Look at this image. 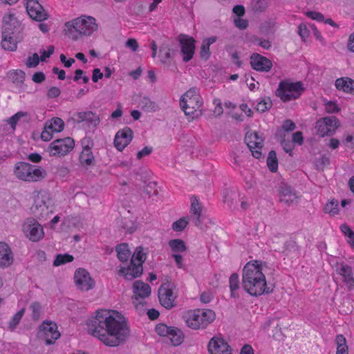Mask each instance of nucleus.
Listing matches in <instances>:
<instances>
[{
  "label": "nucleus",
  "mask_w": 354,
  "mask_h": 354,
  "mask_svg": "<svg viewBox=\"0 0 354 354\" xmlns=\"http://www.w3.org/2000/svg\"><path fill=\"white\" fill-rule=\"evenodd\" d=\"M85 329L88 335L111 347L120 345L130 335L125 317L116 310L106 308L98 309L88 316Z\"/></svg>",
  "instance_id": "obj_1"
},
{
  "label": "nucleus",
  "mask_w": 354,
  "mask_h": 354,
  "mask_svg": "<svg viewBox=\"0 0 354 354\" xmlns=\"http://www.w3.org/2000/svg\"><path fill=\"white\" fill-rule=\"evenodd\" d=\"M266 267L265 262L257 260L250 261L243 267L242 287L250 295L258 297L272 292L266 281Z\"/></svg>",
  "instance_id": "obj_2"
},
{
  "label": "nucleus",
  "mask_w": 354,
  "mask_h": 354,
  "mask_svg": "<svg viewBox=\"0 0 354 354\" xmlns=\"http://www.w3.org/2000/svg\"><path fill=\"white\" fill-rule=\"evenodd\" d=\"M98 29L96 19L91 16L82 15L64 24V32L73 39L80 36H91Z\"/></svg>",
  "instance_id": "obj_3"
},
{
  "label": "nucleus",
  "mask_w": 354,
  "mask_h": 354,
  "mask_svg": "<svg viewBox=\"0 0 354 354\" xmlns=\"http://www.w3.org/2000/svg\"><path fill=\"white\" fill-rule=\"evenodd\" d=\"M183 318L189 328L193 330H203L213 322L216 315L210 309H196L186 311Z\"/></svg>",
  "instance_id": "obj_4"
},
{
  "label": "nucleus",
  "mask_w": 354,
  "mask_h": 354,
  "mask_svg": "<svg viewBox=\"0 0 354 354\" xmlns=\"http://www.w3.org/2000/svg\"><path fill=\"white\" fill-rule=\"evenodd\" d=\"M14 174L18 179L29 183L40 181L47 176L44 168L24 162L15 165Z\"/></svg>",
  "instance_id": "obj_5"
},
{
  "label": "nucleus",
  "mask_w": 354,
  "mask_h": 354,
  "mask_svg": "<svg viewBox=\"0 0 354 354\" xmlns=\"http://www.w3.org/2000/svg\"><path fill=\"white\" fill-rule=\"evenodd\" d=\"M203 102L198 90L192 88L184 93L180 100V105L186 115L192 119L198 117L201 114V107Z\"/></svg>",
  "instance_id": "obj_6"
},
{
  "label": "nucleus",
  "mask_w": 354,
  "mask_h": 354,
  "mask_svg": "<svg viewBox=\"0 0 354 354\" xmlns=\"http://www.w3.org/2000/svg\"><path fill=\"white\" fill-rule=\"evenodd\" d=\"M53 205L54 201L50 194L46 191H40L34 196L32 211L39 218H45L53 212Z\"/></svg>",
  "instance_id": "obj_7"
},
{
  "label": "nucleus",
  "mask_w": 354,
  "mask_h": 354,
  "mask_svg": "<svg viewBox=\"0 0 354 354\" xmlns=\"http://www.w3.org/2000/svg\"><path fill=\"white\" fill-rule=\"evenodd\" d=\"M303 91V84L300 82H295L286 80L280 82L276 91V95L282 101L287 102L299 97Z\"/></svg>",
  "instance_id": "obj_8"
},
{
  "label": "nucleus",
  "mask_w": 354,
  "mask_h": 354,
  "mask_svg": "<svg viewBox=\"0 0 354 354\" xmlns=\"http://www.w3.org/2000/svg\"><path fill=\"white\" fill-rule=\"evenodd\" d=\"M151 289L149 284L138 280L133 285V304L140 313L143 310L145 302L144 300L149 297Z\"/></svg>",
  "instance_id": "obj_9"
},
{
  "label": "nucleus",
  "mask_w": 354,
  "mask_h": 354,
  "mask_svg": "<svg viewBox=\"0 0 354 354\" xmlns=\"http://www.w3.org/2000/svg\"><path fill=\"white\" fill-rule=\"evenodd\" d=\"M74 146V140L70 137L57 139L50 144L47 148V152L50 156L62 157L67 155Z\"/></svg>",
  "instance_id": "obj_10"
},
{
  "label": "nucleus",
  "mask_w": 354,
  "mask_h": 354,
  "mask_svg": "<svg viewBox=\"0 0 354 354\" xmlns=\"http://www.w3.org/2000/svg\"><path fill=\"white\" fill-rule=\"evenodd\" d=\"M155 330L160 336L167 337L175 346L180 345L185 339L184 333L180 328L165 324L156 325Z\"/></svg>",
  "instance_id": "obj_11"
},
{
  "label": "nucleus",
  "mask_w": 354,
  "mask_h": 354,
  "mask_svg": "<svg viewBox=\"0 0 354 354\" xmlns=\"http://www.w3.org/2000/svg\"><path fill=\"white\" fill-rule=\"evenodd\" d=\"M60 335L55 322L46 320L39 327L38 337L48 345L54 344Z\"/></svg>",
  "instance_id": "obj_12"
},
{
  "label": "nucleus",
  "mask_w": 354,
  "mask_h": 354,
  "mask_svg": "<svg viewBox=\"0 0 354 354\" xmlns=\"http://www.w3.org/2000/svg\"><path fill=\"white\" fill-rule=\"evenodd\" d=\"M22 230L26 238L32 242H37L44 236L42 225L32 218H28L24 221Z\"/></svg>",
  "instance_id": "obj_13"
},
{
  "label": "nucleus",
  "mask_w": 354,
  "mask_h": 354,
  "mask_svg": "<svg viewBox=\"0 0 354 354\" xmlns=\"http://www.w3.org/2000/svg\"><path fill=\"white\" fill-rule=\"evenodd\" d=\"M339 127V121L335 116L322 118L315 124L317 133L322 137L333 135Z\"/></svg>",
  "instance_id": "obj_14"
},
{
  "label": "nucleus",
  "mask_w": 354,
  "mask_h": 354,
  "mask_svg": "<svg viewBox=\"0 0 354 354\" xmlns=\"http://www.w3.org/2000/svg\"><path fill=\"white\" fill-rule=\"evenodd\" d=\"M65 126L64 120L58 117H55L46 122L44 129L41 133V138L44 141H49L52 139L53 133L63 131Z\"/></svg>",
  "instance_id": "obj_15"
},
{
  "label": "nucleus",
  "mask_w": 354,
  "mask_h": 354,
  "mask_svg": "<svg viewBox=\"0 0 354 354\" xmlns=\"http://www.w3.org/2000/svg\"><path fill=\"white\" fill-rule=\"evenodd\" d=\"M337 278L348 288H354V272L351 266L345 263H337L335 266Z\"/></svg>",
  "instance_id": "obj_16"
},
{
  "label": "nucleus",
  "mask_w": 354,
  "mask_h": 354,
  "mask_svg": "<svg viewBox=\"0 0 354 354\" xmlns=\"http://www.w3.org/2000/svg\"><path fill=\"white\" fill-rule=\"evenodd\" d=\"M158 298L160 304L166 308L174 306L176 295L174 292V285L170 283H163L158 290Z\"/></svg>",
  "instance_id": "obj_17"
},
{
  "label": "nucleus",
  "mask_w": 354,
  "mask_h": 354,
  "mask_svg": "<svg viewBox=\"0 0 354 354\" xmlns=\"http://www.w3.org/2000/svg\"><path fill=\"white\" fill-rule=\"evenodd\" d=\"M74 280L78 289L88 291L95 286V281L85 269L78 268L74 274Z\"/></svg>",
  "instance_id": "obj_18"
},
{
  "label": "nucleus",
  "mask_w": 354,
  "mask_h": 354,
  "mask_svg": "<svg viewBox=\"0 0 354 354\" xmlns=\"http://www.w3.org/2000/svg\"><path fill=\"white\" fill-rule=\"evenodd\" d=\"M245 140L252 156L257 159L260 158L261 157L263 138L257 132L250 131L246 133Z\"/></svg>",
  "instance_id": "obj_19"
},
{
  "label": "nucleus",
  "mask_w": 354,
  "mask_h": 354,
  "mask_svg": "<svg viewBox=\"0 0 354 354\" xmlns=\"http://www.w3.org/2000/svg\"><path fill=\"white\" fill-rule=\"evenodd\" d=\"M168 245L172 252V257L178 268H184L182 253L187 250L185 242L179 239H172L169 241Z\"/></svg>",
  "instance_id": "obj_20"
},
{
  "label": "nucleus",
  "mask_w": 354,
  "mask_h": 354,
  "mask_svg": "<svg viewBox=\"0 0 354 354\" xmlns=\"http://www.w3.org/2000/svg\"><path fill=\"white\" fill-rule=\"evenodd\" d=\"M133 136V131L129 127H126L120 129L114 138V147L119 151H122L131 142Z\"/></svg>",
  "instance_id": "obj_21"
},
{
  "label": "nucleus",
  "mask_w": 354,
  "mask_h": 354,
  "mask_svg": "<svg viewBox=\"0 0 354 354\" xmlns=\"http://www.w3.org/2000/svg\"><path fill=\"white\" fill-rule=\"evenodd\" d=\"M26 11L32 19L42 21L48 19V14L37 0H26Z\"/></svg>",
  "instance_id": "obj_22"
},
{
  "label": "nucleus",
  "mask_w": 354,
  "mask_h": 354,
  "mask_svg": "<svg viewBox=\"0 0 354 354\" xmlns=\"http://www.w3.org/2000/svg\"><path fill=\"white\" fill-rule=\"evenodd\" d=\"M209 354H232L228 344L222 338L212 337L207 345Z\"/></svg>",
  "instance_id": "obj_23"
},
{
  "label": "nucleus",
  "mask_w": 354,
  "mask_h": 354,
  "mask_svg": "<svg viewBox=\"0 0 354 354\" xmlns=\"http://www.w3.org/2000/svg\"><path fill=\"white\" fill-rule=\"evenodd\" d=\"M179 42L181 46L183 61L187 62L193 57L195 50V40L193 37L180 35L179 36Z\"/></svg>",
  "instance_id": "obj_24"
},
{
  "label": "nucleus",
  "mask_w": 354,
  "mask_h": 354,
  "mask_svg": "<svg viewBox=\"0 0 354 354\" xmlns=\"http://www.w3.org/2000/svg\"><path fill=\"white\" fill-rule=\"evenodd\" d=\"M250 64L253 69L261 72H268L272 66L270 59L257 53L252 55Z\"/></svg>",
  "instance_id": "obj_25"
},
{
  "label": "nucleus",
  "mask_w": 354,
  "mask_h": 354,
  "mask_svg": "<svg viewBox=\"0 0 354 354\" xmlns=\"http://www.w3.org/2000/svg\"><path fill=\"white\" fill-rule=\"evenodd\" d=\"M72 120L77 123L86 122L94 127H96L100 121V117L92 111L76 112L73 115Z\"/></svg>",
  "instance_id": "obj_26"
},
{
  "label": "nucleus",
  "mask_w": 354,
  "mask_h": 354,
  "mask_svg": "<svg viewBox=\"0 0 354 354\" xmlns=\"http://www.w3.org/2000/svg\"><path fill=\"white\" fill-rule=\"evenodd\" d=\"M142 266L136 265V263L130 262L127 267L120 266L119 273L127 280H132L139 277L142 273Z\"/></svg>",
  "instance_id": "obj_27"
},
{
  "label": "nucleus",
  "mask_w": 354,
  "mask_h": 354,
  "mask_svg": "<svg viewBox=\"0 0 354 354\" xmlns=\"http://www.w3.org/2000/svg\"><path fill=\"white\" fill-rule=\"evenodd\" d=\"M13 260L14 257L10 246L6 243L0 241V267L10 266Z\"/></svg>",
  "instance_id": "obj_28"
},
{
  "label": "nucleus",
  "mask_w": 354,
  "mask_h": 354,
  "mask_svg": "<svg viewBox=\"0 0 354 354\" xmlns=\"http://www.w3.org/2000/svg\"><path fill=\"white\" fill-rule=\"evenodd\" d=\"M280 201L291 205L297 202L298 198L296 193L287 185H281L279 189Z\"/></svg>",
  "instance_id": "obj_29"
},
{
  "label": "nucleus",
  "mask_w": 354,
  "mask_h": 354,
  "mask_svg": "<svg viewBox=\"0 0 354 354\" xmlns=\"http://www.w3.org/2000/svg\"><path fill=\"white\" fill-rule=\"evenodd\" d=\"M14 31H3L1 46L6 50L14 51L17 49V42L12 35Z\"/></svg>",
  "instance_id": "obj_30"
},
{
  "label": "nucleus",
  "mask_w": 354,
  "mask_h": 354,
  "mask_svg": "<svg viewBox=\"0 0 354 354\" xmlns=\"http://www.w3.org/2000/svg\"><path fill=\"white\" fill-rule=\"evenodd\" d=\"M3 30L15 31L20 26V22L17 20L13 14L8 13L3 18Z\"/></svg>",
  "instance_id": "obj_31"
},
{
  "label": "nucleus",
  "mask_w": 354,
  "mask_h": 354,
  "mask_svg": "<svg viewBox=\"0 0 354 354\" xmlns=\"http://www.w3.org/2000/svg\"><path fill=\"white\" fill-rule=\"evenodd\" d=\"M174 55V49L171 43L165 42L159 50V57L162 63H169Z\"/></svg>",
  "instance_id": "obj_32"
},
{
  "label": "nucleus",
  "mask_w": 354,
  "mask_h": 354,
  "mask_svg": "<svg viewBox=\"0 0 354 354\" xmlns=\"http://www.w3.org/2000/svg\"><path fill=\"white\" fill-rule=\"evenodd\" d=\"M335 86L339 91L351 93L354 91V80L349 77H341L335 81Z\"/></svg>",
  "instance_id": "obj_33"
},
{
  "label": "nucleus",
  "mask_w": 354,
  "mask_h": 354,
  "mask_svg": "<svg viewBox=\"0 0 354 354\" xmlns=\"http://www.w3.org/2000/svg\"><path fill=\"white\" fill-rule=\"evenodd\" d=\"M80 161L82 165L90 166L94 162V156L88 145L83 147L82 151L80 155Z\"/></svg>",
  "instance_id": "obj_34"
},
{
  "label": "nucleus",
  "mask_w": 354,
  "mask_h": 354,
  "mask_svg": "<svg viewBox=\"0 0 354 354\" xmlns=\"http://www.w3.org/2000/svg\"><path fill=\"white\" fill-rule=\"evenodd\" d=\"M115 251L117 252V257L121 262H127L131 256V251L127 243H122L118 245Z\"/></svg>",
  "instance_id": "obj_35"
},
{
  "label": "nucleus",
  "mask_w": 354,
  "mask_h": 354,
  "mask_svg": "<svg viewBox=\"0 0 354 354\" xmlns=\"http://www.w3.org/2000/svg\"><path fill=\"white\" fill-rule=\"evenodd\" d=\"M190 200H191L190 212L193 215H194L196 216L195 225H198L200 224L201 205L199 203V201L196 196H192L191 197Z\"/></svg>",
  "instance_id": "obj_36"
},
{
  "label": "nucleus",
  "mask_w": 354,
  "mask_h": 354,
  "mask_svg": "<svg viewBox=\"0 0 354 354\" xmlns=\"http://www.w3.org/2000/svg\"><path fill=\"white\" fill-rule=\"evenodd\" d=\"M217 40L216 36H212L210 37L203 39L201 48V56L203 58L207 59L210 55L209 46Z\"/></svg>",
  "instance_id": "obj_37"
},
{
  "label": "nucleus",
  "mask_w": 354,
  "mask_h": 354,
  "mask_svg": "<svg viewBox=\"0 0 354 354\" xmlns=\"http://www.w3.org/2000/svg\"><path fill=\"white\" fill-rule=\"evenodd\" d=\"M335 344L337 346L336 354H348L346 339L343 335H337Z\"/></svg>",
  "instance_id": "obj_38"
},
{
  "label": "nucleus",
  "mask_w": 354,
  "mask_h": 354,
  "mask_svg": "<svg viewBox=\"0 0 354 354\" xmlns=\"http://www.w3.org/2000/svg\"><path fill=\"white\" fill-rule=\"evenodd\" d=\"M147 259V253L144 251L142 247H137L131 257V263H136V265H141Z\"/></svg>",
  "instance_id": "obj_39"
},
{
  "label": "nucleus",
  "mask_w": 354,
  "mask_h": 354,
  "mask_svg": "<svg viewBox=\"0 0 354 354\" xmlns=\"http://www.w3.org/2000/svg\"><path fill=\"white\" fill-rule=\"evenodd\" d=\"M230 288L231 291V296L232 297H237L239 296L238 290L239 289V277L237 274L233 273L231 274L230 279Z\"/></svg>",
  "instance_id": "obj_40"
},
{
  "label": "nucleus",
  "mask_w": 354,
  "mask_h": 354,
  "mask_svg": "<svg viewBox=\"0 0 354 354\" xmlns=\"http://www.w3.org/2000/svg\"><path fill=\"white\" fill-rule=\"evenodd\" d=\"M340 230L345 236L347 243L354 249V232L347 224H343L340 226Z\"/></svg>",
  "instance_id": "obj_41"
},
{
  "label": "nucleus",
  "mask_w": 354,
  "mask_h": 354,
  "mask_svg": "<svg viewBox=\"0 0 354 354\" xmlns=\"http://www.w3.org/2000/svg\"><path fill=\"white\" fill-rule=\"evenodd\" d=\"M238 194L235 191L225 190L223 195V201L230 207H232L236 203Z\"/></svg>",
  "instance_id": "obj_42"
},
{
  "label": "nucleus",
  "mask_w": 354,
  "mask_h": 354,
  "mask_svg": "<svg viewBox=\"0 0 354 354\" xmlns=\"http://www.w3.org/2000/svg\"><path fill=\"white\" fill-rule=\"evenodd\" d=\"M140 107L147 112H154L158 109L157 104L147 97H144L140 102Z\"/></svg>",
  "instance_id": "obj_43"
},
{
  "label": "nucleus",
  "mask_w": 354,
  "mask_h": 354,
  "mask_svg": "<svg viewBox=\"0 0 354 354\" xmlns=\"http://www.w3.org/2000/svg\"><path fill=\"white\" fill-rule=\"evenodd\" d=\"M267 165L271 171L274 172L277 171L278 168V161L275 151H271L269 152L267 158Z\"/></svg>",
  "instance_id": "obj_44"
},
{
  "label": "nucleus",
  "mask_w": 354,
  "mask_h": 354,
  "mask_svg": "<svg viewBox=\"0 0 354 354\" xmlns=\"http://www.w3.org/2000/svg\"><path fill=\"white\" fill-rule=\"evenodd\" d=\"M73 257L72 255L64 254H57L54 262L53 266H59L62 265H64L66 263H69L73 261Z\"/></svg>",
  "instance_id": "obj_45"
},
{
  "label": "nucleus",
  "mask_w": 354,
  "mask_h": 354,
  "mask_svg": "<svg viewBox=\"0 0 354 354\" xmlns=\"http://www.w3.org/2000/svg\"><path fill=\"white\" fill-rule=\"evenodd\" d=\"M325 212L332 216L337 215L339 212L338 201L336 200H331L328 201L325 206Z\"/></svg>",
  "instance_id": "obj_46"
},
{
  "label": "nucleus",
  "mask_w": 354,
  "mask_h": 354,
  "mask_svg": "<svg viewBox=\"0 0 354 354\" xmlns=\"http://www.w3.org/2000/svg\"><path fill=\"white\" fill-rule=\"evenodd\" d=\"M24 314V309L22 308L19 311H18L10 319L8 323V328L11 330L15 329L17 326L19 324L20 320L21 319L23 315Z\"/></svg>",
  "instance_id": "obj_47"
},
{
  "label": "nucleus",
  "mask_w": 354,
  "mask_h": 354,
  "mask_svg": "<svg viewBox=\"0 0 354 354\" xmlns=\"http://www.w3.org/2000/svg\"><path fill=\"white\" fill-rule=\"evenodd\" d=\"M189 223V217H183L172 224V229L176 232L183 231Z\"/></svg>",
  "instance_id": "obj_48"
},
{
  "label": "nucleus",
  "mask_w": 354,
  "mask_h": 354,
  "mask_svg": "<svg viewBox=\"0 0 354 354\" xmlns=\"http://www.w3.org/2000/svg\"><path fill=\"white\" fill-rule=\"evenodd\" d=\"M9 77L15 84H20L25 79V73L22 71H15L10 73Z\"/></svg>",
  "instance_id": "obj_49"
},
{
  "label": "nucleus",
  "mask_w": 354,
  "mask_h": 354,
  "mask_svg": "<svg viewBox=\"0 0 354 354\" xmlns=\"http://www.w3.org/2000/svg\"><path fill=\"white\" fill-rule=\"evenodd\" d=\"M272 106L270 99H262L256 105V109L259 112L263 113L268 110Z\"/></svg>",
  "instance_id": "obj_50"
},
{
  "label": "nucleus",
  "mask_w": 354,
  "mask_h": 354,
  "mask_svg": "<svg viewBox=\"0 0 354 354\" xmlns=\"http://www.w3.org/2000/svg\"><path fill=\"white\" fill-rule=\"evenodd\" d=\"M298 34L301 37L303 41H306L310 35V30L307 25L301 24L298 27Z\"/></svg>",
  "instance_id": "obj_51"
},
{
  "label": "nucleus",
  "mask_w": 354,
  "mask_h": 354,
  "mask_svg": "<svg viewBox=\"0 0 354 354\" xmlns=\"http://www.w3.org/2000/svg\"><path fill=\"white\" fill-rule=\"evenodd\" d=\"M233 21L234 26L241 30L246 29L248 26V21L243 19L242 17H234Z\"/></svg>",
  "instance_id": "obj_52"
},
{
  "label": "nucleus",
  "mask_w": 354,
  "mask_h": 354,
  "mask_svg": "<svg viewBox=\"0 0 354 354\" xmlns=\"http://www.w3.org/2000/svg\"><path fill=\"white\" fill-rule=\"evenodd\" d=\"M53 53L54 47L53 46H48L46 50L44 48L40 50V60L41 62H44L46 59V58L49 57Z\"/></svg>",
  "instance_id": "obj_53"
},
{
  "label": "nucleus",
  "mask_w": 354,
  "mask_h": 354,
  "mask_svg": "<svg viewBox=\"0 0 354 354\" xmlns=\"http://www.w3.org/2000/svg\"><path fill=\"white\" fill-rule=\"evenodd\" d=\"M306 15L308 17L310 18L311 19L315 20L319 22L323 21L324 19V15L319 12L308 11L306 12Z\"/></svg>",
  "instance_id": "obj_54"
},
{
  "label": "nucleus",
  "mask_w": 354,
  "mask_h": 354,
  "mask_svg": "<svg viewBox=\"0 0 354 354\" xmlns=\"http://www.w3.org/2000/svg\"><path fill=\"white\" fill-rule=\"evenodd\" d=\"M24 114L22 112H18L7 120L8 123L10 124L12 129L14 130L15 129V126L19 121V120L24 116Z\"/></svg>",
  "instance_id": "obj_55"
},
{
  "label": "nucleus",
  "mask_w": 354,
  "mask_h": 354,
  "mask_svg": "<svg viewBox=\"0 0 354 354\" xmlns=\"http://www.w3.org/2000/svg\"><path fill=\"white\" fill-rule=\"evenodd\" d=\"M39 59L38 54L34 53L32 56L28 57L26 65L30 68L35 67L39 64Z\"/></svg>",
  "instance_id": "obj_56"
},
{
  "label": "nucleus",
  "mask_w": 354,
  "mask_h": 354,
  "mask_svg": "<svg viewBox=\"0 0 354 354\" xmlns=\"http://www.w3.org/2000/svg\"><path fill=\"white\" fill-rule=\"evenodd\" d=\"M325 110L327 113H333L339 111V107L335 102H328L325 104Z\"/></svg>",
  "instance_id": "obj_57"
},
{
  "label": "nucleus",
  "mask_w": 354,
  "mask_h": 354,
  "mask_svg": "<svg viewBox=\"0 0 354 354\" xmlns=\"http://www.w3.org/2000/svg\"><path fill=\"white\" fill-rule=\"evenodd\" d=\"M233 14L234 15V17H243L245 13V10L243 6L242 5H236L232 9Z\"/></svg>",
  "instance_id": "obj_58"
},
{
  "label": "nucleus",
  "mask_w": 354,
  "mask_h": 354,
  "mask_svg": "<svg viewBox=\"0 0 354 354\" xmlns=\"http://www.w3.org/2000/svg\"><path fill=\"white\" fill-rule=\"evenodd\" d=\"M303 142L304 138L301 131H297L292 134V143L301 145Z\"/></svg>",
  "instance_id": "obj_59"
},
{
  "label": "nucleus",
  "mask_w": 354,
  "mask_h": 354,
  "mask_svg": "<svg viewBox=\"0 0 354 354\" xmlns=\"http://www.w3.org/2000/svg\"><path fill=\"white\" fill-rule=\"evenodd\" d=\"M68 172V168L64 165H59L56 169V174L59 177H65Z\"/></svg>",
  "instance_id": "obj_60"
},
{
  "label": "nucleus",
  "mask_w": 354,
  "mask_h": 354,
  "mask_svg": "<svg viewBox=\"0 0 354 354\" xmlns=\"http://www.w3.org/2000/svg\"><path fill=\"white\" fill-rule=\"evenodd\" d=\"M329 163V158L326 156H322L317 162V166L319 168L323 169L325 166L328 165Z\"/></svg>",
  "instance_id": "obj_61"
},
{
  "label": "nucleus",
  "mask_w": 354,
  "mask_h": 354,
  "mask_svg": "<svg viewBox=\"0 0 354 354\" xmlns=\"http://www.w3.org/2000/svg\"><path fill=\"white\" fill-rule=\"evenodd\" d=\"M30 308L32 312V316L34 318L37 319L39 316V313L41 311V306L38 303H33L30 306Z\"/></svg>",
  "instance_id": "obj_62"
},
{
  "label": "nucleus",
  "mask_w": 354,
  "mask_h": 354,
  "mask_svg": "<svg viewBox=\"0 0 354 354\" xmlns=\"http://www.w3.org/2000/svg\"><path fill=\"white\" fill-rule=\"evenodd\" d=\"M126 46L136 52L138 48V44L135 39H129L126 42Z\"/></svg>",
  "instance_id": "obj_63"
},
{
  "label": "nucleus",
  "mask_w": 354,
  "mask_h": 354,
  "mask_svg": "<svg viewBox=\"0 0 354 354\" xmlns=\"http://www.w3.org/2000/svg\"><path fill=\"white\" fill-rule=\"evenodd\" d=\"M151 151H152V149L151 147H145L141 151H139L137 153V155H136L137 158L141 159L144 156H149L151 153Z\"/></svg>",
  "instance_id": "obj_64"
}]
</instances>
